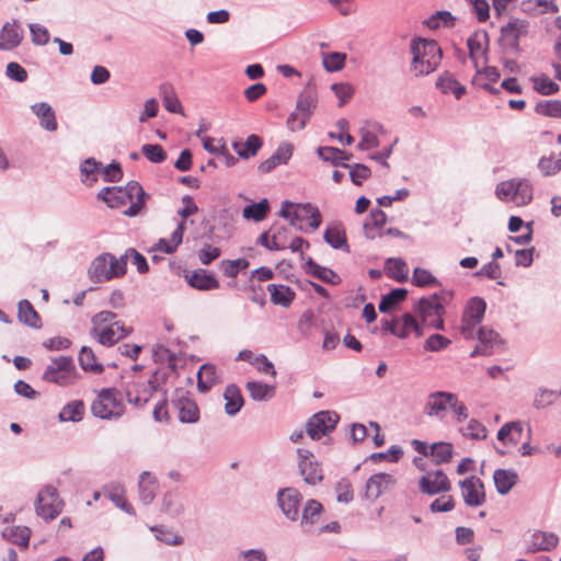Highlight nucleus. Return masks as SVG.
Returning <instances> with one entry per match:
<instances>
[{"mask_svg": "<svg viewBox=\"0 0 561 561\" xmlns=\"http://www.w3.org/2000/svg\"><path fill=\"white\" fill-rule=\"evenodd\" d=\"M293 150L294 148L290 144H282L270 158L260 163L257 167L259 172L266 174L278 165L287 164L293 156Z\"/></svg>", "mask_w": 561, "mask_h": 561, "instance_id": "21", "label": "nucleus"}, {"mask_svg": "<svg viewBox=\"0 0 561 561\" xmlns=\"http://www.w3.org/2000/svg\"><path fill=\"white\" fill-rule=\"evenodd\" d=\"M517 473L511 469H496L493 473L496 491L502 495L507 494L517 483Z\"/></svg>", "mask_w": 561, "mask_h": 561, "instance_id": "33", "label": "nucleus"}, {"mask_svg": "<svg viewBox=\"0 0 561 561\" xmlns=\"http://www.w3.org/2000/svg\"><path fill=\"white\" fill-rule=\"evenodd\" d=\"M478 339L480 344L471 353V357L477 355H491L493 350L501 344L500 335L491 329L479 328Z\"/></svg>", "mask_w": 561, "mask_h": 561, "instance_id": "27", "label": "nucleus"}, {"mask_svg": "<svg viewBox=\"0 0 561 561\" xmlns=\"http://www.w3.org/2000/svg\"><path fill=\"white\" fill-rule=\"evenodd\" d=\"M102 493L106 496L116 507L123 512L135 516L136 512L131 504L126 499V490L119 483H111L102 489Z\"/></svg>", "mask_w": 561, "mask_h": 561, "instance_id": "22", "label": "nucleus"}, {"mask_svg": "<svg viewBox=\"0 0 561 561\" xmlns=\"http://www.w3.org/2000/svg\"><path fill=\"white\" fill-rule=\"evenodd\" d=\"M454 447L450 443L438 442L430 446V454L436 465L449 462L453 457Z\"/></svg>", "mask_w": 561, "mask_h": 561, "instance_id": "45", "label": "nucleus"}, {"mask_svg": "<svg viewBox=\"0 0 561 561\" xmlns=\"http://www.w3.org/2000/svg\"><path fill=\"white\" fill-rule=\"evenodd\" d=\"M419 488L425 494L435 495L448 492L451 485L443 470H435L426 472L421 477Z\"/></svg>", "mask_w": 561, "mask_h": 561, "instance_id": "16", "label": "nucleus"}, {"mask_svg": "<svg viewBox=\"0 0 561 561\" xmlns=\"http://www.w3.org/2000/svg\"><path fill=\"white\" fill-rule=\"evenodd\" d=\"M262 145V139L259 136L251 135L247 138L244 145L241 146L239 142H233L232 146L240 158L249 159L256 154Z\"/></svg>", "mask_w": 561, "mask_h": 561, "instance_id": "47", "label": "nucleus"}, {"mask_svg": "<svg viewBox=\"0 0 561 561\" xmlns=\"http://www.w3.org/2000/svg\"><path fill=\"white\" fill-rule=\"evenodd\" d=\"M455 18L448 11H438L432 16H430L425 24L431 30H436L439 27H450L454 25Z\"/></svg>", "mask_w": 561, "mask_h": 561, "instance_id": "62", "label": "nucleus"}, {"mask_svg": "<svg viewBox=\"0 0 561 561\" xmlns=\"http://www.w3.org/2000/svg\"><path fill=\"white\" fill-rule=\"evenodd\" d=\"M218 381L217 369L213 364H204L197 373V388L206 392Z\"/></svg>", "mask_w": 561, "mask_h": 561, "instance_id": "40", "label": "nucleus"}, {"mask_svg": "<svg viewBox=\"0 0 561 561\" xmlns=\"http://www.w3.org/2000/svg\"><path fill=\"white\" fill-rule=\"evenodd\" d=\"M267 290L271 295V301L285 308L289 307L295 298V293L286 285L270 284Z\"/></svg>", "mask_w": 561, "mask_h": 561, "instance_id": "37", "label": "nucleus"}, {"mask_svg": "<svg viewBox=\"0 0 561 561\" xmlns=\"http://www.w3.org/2000/svg\"><path fill=\"white\" fill-rule=\"evenodd\" d=\"M18 318L21 322L31 328L38 329L42 327V321L37 311L26 299L21 300L18 305Z\"/></svg>", "mask_w": 561, "mask_h": 561, "instance_id": "38", "label": "nucleus"}, {"mask_svg": "<svg viewBox=\"0 0 561 561\" xmlns=\"http://www.w3.org/2000/svg\"><path fill=\"white\" fill-rule=\"evenodd\" d=\"M147 196L142 186L136 181L128 182L125 187H104L98 194V197L111 208H119L130 203V206L123 211V214L128 217H135L140 214L141 209L145 207Z\"/></svg>", "mask_w": 561, "mask_h": 561, "instance_id": "1", "label": "nucleus"}, {"mask_svg": "<svg viewBox=\"0 0 561 561\" xmlns=\"http://www.w3.org/2000/svg\"><path fill=\"white\" fill-rule=\"evenodd\" d=\"M127 271V255L116 257L111 253L98 255L90 264L88 274L93 283H105L123 277Z\"/></svg>", "mask_w": 561, "mask_h": 561, "instance_id": "7", "label": "nucleus"}, {"mask_svg": "<svg viewBox=\"0 0 561 561\" xmlns=\"http://www.w3.org/2000/svg\"><path fill=\"white\" fill-rule=\"evenodd\" d=\"M150 530L159 541L169 546H180L184 541L182 536L163 526H152L150 527Z\"/></svg>", "mask_w": 561, "mask_h": 561, "instance_id": "58", "label": "nucleus"}, {"mask_svg": "<svg viewBox=\"0 0 561 561\" xmlns=\"http://www.w3.org/2000/svg\"><path fill=\"white\" fill-rule=\"evenodd\" d=\"M385 268L387 275L397 282H404L408 278V266L407 263L401 259H388L386 261Z\"/></svg>", "mask_w": 561, "mask_h": 561, "instance_id": "48", "label": "nucleus"}, {"mask_svg": "<svg viewBox=\"0 0 561 561\" xmlns=\"http://www.w3.org/2000/svg\"><path fill=\"white\" fill-rule=\"evenodd\" d=\"M528 32V22L520 19H512L501 27V36L511 47H517L519 38Z\"/></svg>", "mask_w": 561, "mask_h": 561, "instance_id": "24", "label": "nucleus"}, {"mask_svg": "<svg viewBox=\"0 0 561 561\" xmlns=\"http://www.w3.org/2000/svg\"><path fill=\"white\" fill-rule=\"evenodd\" d=\"M459 486L466 505L478 507L485 502L484 485L478 477L466 478L459 482Z\"/></svg>", "mask_w": 561, "mask_h": 561, "instance_id": "15", "label": "nucleus"}, {"mask_svg": "<svg viewBox=\"0 0 561 561\" xmlns=\"http://www.w3.org/2000/svg\"><path fill=\"white\" fill-rule=\"evenodd\" d=\"M1 536L11 543L27 548L31 538V529L26 526H7L1 531Z\"/></svg>", "mask_w": 561, "mask_h": 561, "instance_id": "34", "label": "nucleus"}, {"mask_svg": "<svg viewBox=\"0 0 561 561\" xmlns=\"http://www.w3.org/2000/svg\"><path fill=\"white\" fill-rule=\"evenodd\" d=\"M538 169L545 176L554 175L561 171V152L552 153L548 157H541L538 162Z\"/></svg>", "mask_w": 561, "mask_h": 561, "instance_id": "56", "label": "nucleus"}, {"mask_svg": "<svg viewBox=\"0 0 561 561\" xmlns=\"http://www.w3.org/2000/svg\"><path fill=\"white\" fill-rule=\"evenodd\" d=\"M450 299V291H442L426 298L423 297L417 301L414 311L420 316L423 329L444 330L443 314L445 312V305Z\"/></svg>", "mask_w": 561, "mask_h": 561, "instance_id": "5", "label": "nucleus"}, {"mask_svg": "<svg viewBox=\"0 0 561 561\" xmlns=\"http://www.w3.org/2000/svg\"><path fill=\"white\" fill-rule=\"evenodd\" d=\"M62 511V501L54 485H45L37 494L35 501L36 514L45 520L55 519Z\"/></svg>", "mask_w": 561, "mask_h": 561, "instance_id": "11", "label": "nucleus"}, {"mask_svg": "<svg viewBox=\"0 0 561 561\" xmlns=\"http://www.w3.org/2000/svg\"><path fill=\"white\" fill-rule=\"evenodd\" d=\"M277 500L284 515L291 520H297L301 494L294 488H285L278 491Z\"/></svg>", "mask_w": 561, "mask_h": 561, "instance_id": "17", "label": "nucleus"}, {"mask_svg": "<svg viewBox=\"0 0 561 561\" xmlns=\"http://www.w3.org/2000/svg\"><path fill=\"white\" fill-rule=\"evenodd\" d=\"M559 538L553 533L536 530L526 541L528 552L550 551L557 547Z\"/></svg>", "mask_w": 561, "mask_h": 561, "instance_id": "20", "label": "nucleus"}, {"mask_svg": "<svg viewBox=\"0 0 561 561\" xmlns=\"http://www.w3.org/2000/svg\"><path fill=\"white\" fill-rule=\"evenodd\" d=\"M387 221V216L383 210L376 208L369 214V219L364 224V233L368 239H376L381 237V229Z\"/></svg>", "mask_w": 561, "mask_h": 561, "instance_id": "32", "label": "nucleus"}, {"mask_svg": "<svg viewBox=\"0 0 561 561\" xmlns=\"http://www.w3.org/2000/svg\"><path fill=\"white\" fill-rule=\"evenodd\" d=\"M317 106V94L312 90H304L297 100L296 111L310 118Z\"/></svg>", "mask_w": 561, "mask_h": 561, "instance_id": "46", "label": "nucleus"}, {"mask_svg": "<svg viewBox=\"0 0 561 561\" xmlns=\"http://www.w3.org/2000/svg\"><path fill=\"white\" fill-rule=\"evenodd\" d=\"M321 511V503L316 500L307 501L302 511L301 526L305 528L312 526L319 519Z\"/></svg>", "mask_w": 561, "mask_h": 561, "instance_id": "54", "label": "nucleus"}, {"mask_svg": "<svg viewBox=\"0 0 561 561\" xmlns=\"http://www.w3.org/2000/svg\"><path fill=\"white\" fill-rule=\"evenodd\" d=\"M486 45V33L476 32L467 39L470 59L477 69L479 67L480 60L483 62L485 61Z\"/></svg>", "mask_w": 561, "mask_h": 561, "instance_id": "28", "label": "nucleus"}, {"mask_svg": "<svg viewBox=\"0 0 561 561\" xmlns=\"http://www.w3.org/2000/svg\"><path fill=\"white\" fill-rule=\"evenodd\" d=\"M396 479L393 476L385 472L371 476L365 488V497L370 501L377 500L383 492L394 485Z\"/></svg>", "mask_w": 561, "mask_h": 561, "instance_id": "18", "label": "nucleus"}, {"mask_svg": "<svg viewBox=\"0 0 561 561\" xmlns=\"http://www.w3.org/2000/svg\"><path fill=\"white\" fill-rule=\"evenodd\" d=\"M116 317V313L104 310L91 320L90 335L103 346H113L133 332L130 327L117 321Z\"/></svg>", "mask_w": 561, "mask_h": 561, "instance_id": "3", "label": "nucleus"}, {"mask_svg": "<svg viewBox=\"0 0 561 561\" xmlns=\"http://www.w3.org/2000/svg\"><path fill=\"white\" fill-rule=\"evenodd\" d=\"M412 54L411 71L416 76H426L435 71L442 60V49L436 41L414 38L410 44Z\"/></svg>", "mask_w": 561, "mask_h": 561, "instance_id": "4", "label": "nucleus"}, {"mask_svg": "<svg viewBox=\"0 0 561 561\" xmlns=\"http://www.w3.org/2000/svg\"><path fill=\"white\" fill-rule=\"evenodd\" d=\"M160 96L163 102V106L170 113H183V107L180 100L176 96L174 88L170 83H163L159 89Z\"/></svg>", "mask_w": 561, "mask_h": 561, "instance_id": "41", "label": "nucleus"}, {"mask_svg": "<svg viewBox=\"0 0 561 561\" xmlns=\"http://www.w3.org/2000/svg\"><path fill=\"white\" fill-rule=\"evenodd\" d=\"M250 263L247 259L224 260L219 264V268L227 277H237L241 271L249 267Z\"/></svg>", "mask_w": 561, "mask_h": 561, "instance_id": "59", "label": "nucleus"}, {"mask_svg": "<svg viewBox=\"0 0 561 561\" xmlns=\"http://www.w3.org/2000/svg\"><path fill=\"white\" fill-rule=\"evenodd\" d=\"M23 39V30L14 20L7 22L0 31V50H11L18 47Z\"/></svg>", "mask_w": 561, "mask_h": 561, "instance_id": "19", "label": "nucleus"}, {"mask_svg": "<svg viewBox=\"0 0 561 561\" xmlns=\"http://www.w3.org/2000/svg\"><path fill=\"white\" fill-rule=\"evenodd\" d=\"M323 238L334 249L347 250L346 236L344 230L340 226L328 227L323 233Z\"/></svg>", "mask_w": 561, "mask_h": 561, "instance_id": "53", "label": "nucleus"}, {"mask_svg": "<svg viewBox=\"0 0 561 561\" xmlns=\"http://www.w3.org/2000/svg\"><path fill=\"white\" fill-rule=\"evenodd\" d=\"M268 210H270V205H268L267 199H262L259 203L251 204V205L244 207L242 215L245 219H252V220L259 222V221H262L266 217Z\"/></svg>", "mask_w": 561, "mask_h": 561, "instance_id": "57", "label": "nucleus"}, {"mask_svg": "<svg viewBox=\"0 0 561 561\" xmlns=\"http://www.w3.org/2000/svg\"><path fill=\"white\" fill-rule=\"evenodd\" d=\"M138 486L140 501L145 505L150 504L156 497L158 489V481L156 477L149 471L141 472L139 476Z\"/></svg>", "mask_w": 561, "mask_h": 561, "instance_id": "30", "label": "nucleus"}, {"mask_svg": "<svg viewBox=\"0 0 561 561\" xmlns=\"http://www.w3.org/2000/svg\"><path fill=\"white\" fill-rule=\"evenodd\" d=\"M317 152L323 161L331 162L334 167H348L345 161L350 160L351 154L344 150L335 147H319Z\"/></svg>", "mask_w": 561, "mask_h": 561, "instance_id": "39", "label": "nucleus"}, {"mask_svg": "<svg viewBox=\"0 0 561 561\" xmlns=\"http://www.w3.org/2000/svg\"><path fill=\"white\" fill-rule=\"evenodd\" d=\"M279 216L289 220V224L300 231H306L307 228L317 230L322 222L318 207L310 203L295 204L289 201H285L282 204Z\"/></svg>", "mask_w": 561, "mask_h": 561, "instance_id": "6", "label": "nucleus"}, {"mask_svg": "<svg viewBox=\"0 0 561 561\" xmlns=\"http://www.w3.org/2000/svg\"><path fill=\"white\" fill-rule=\"evenodd\" d=\"M124 410L119 393L114 388L102 389L91 404L92 414L102 420L118 419Z\"/></svg>", "mask_w": 561, "mask_h": 561, "instance_id": "10", "label": "nucleus"}, {"mask_svg": "<svg viewBox=\"0 0 561 561\" xmlns=\"http://www.w3.org/2000/svg\"><path fill=\"white\" fill-rule=\"evenodd\" d=\"M33 113L37 116V118L39 119V125L48 130V131H55L57 130V121H56V115H55V112L53 110V107L46 103V102H41V103H36V104H33L31 106Z\"/></svg>", "mask_w": 561, "mask_h": 561, "instance_id": "31", "label": "nucleus"}, {"mask_svg": "<svg viewBox=\"0 0 561 561\" xmlns=\"http://www.w3.org/2000/svg\"><path fill=\"white\" fill-rule=\"evenodd\" d=\"M154 386L151 381L148 382H133L127 386L126 398L129 403L136 407L146 404L154 391Z\"/></svg>", "mask_w": 561, "mask_h": 561, "instance_id": "23", "label": "nucleus"}, {"mask_svg": "<svg viewBox=\"0 0 561 561\" xmlns=\"http://www.w3.org/2000/svg\"><path fill=\"white\" fill-rule=\"evenodd\" d=\"M531 81L534 89L541 95L556 94L560 89L559 85L546 75L531 77Z\"/></svg>", "mask_w": 561, "mask_h": 561, "instance_id": "60", "label": "nucleus"}, {"mask_svg": "<svg viewBox=\"0 0 561 561\" xmlns=\"http://www.w3.org/2000/svg\"><path fill=\"white\" fill-rule=\"evenodd\" d=\"M186 495L175 489L167 492L162 499V511L172 517H178L185 512Z\"/></svg>", "mask_w": 561, "mask_h": 561, "instance_id": "26", "label": "nucleus"}, {"mask_svg": "<svg viewBox=\"0 0 561 561\" xmlns=\"http://www.w3.org/2000/svg\"><path fill=\"white\" fill-rule=\"evenodd\" d=\"M78 360L84 371L93 374H102L104 371L103 365L96 360L95 354L91 347L82 346L79 352Z\"/></svg>", "mask_w": 561, "mask_h": 561, "instance_id": "42", "label": "nucleus"}, {"mask_svg": "<svg viewBox=\"0 0 561 561\" xmlns=\"http://www.w3.org/2000/svg\"><path fill=\"white\" fill-rule=\"evenodd\" d=\"M485 309V301L482 298L473 297L468 301L462 317L470 321L481 323Z\"/></svg>", "mask_w": 561, "mask_h": 561, "instance_id": "49", "label": "nucleus"}, {"mask_svg": "<svg viewBox=\"0 0 561 561\" xmlns=\"http://www.w3.org/2000/svg\"><path fill=\"white\" fill-rule=\"evenodd\" d=\"M523 438V423H505L497 432V439L504 445H516Z\"/></svg>", "mask_w": 561, "mask_h": 561, "instance_id": "36", "label": "nucleus"}, {"mask_svg": "<svg viewBox=\"0 0 561 561\" xmlns=\"http://www.w3.org/2000/svg\"><path fill=\"white\" fill-rule=\"evenodd\" d=\"M460 433L467 438L478 440L485 439L488 435L485 426L476 419H471L466 426L460 427Z\"/></svg>", "mask_w": 561, "mask_h": 561, "instance_id": "61", "label": "nucleus"}, {"mask_svg": "<svg viewBox=\"0 0 561 561\" xmlns=\"http://www.w3.org/2000/svg\"><path fill=\"white\" fill-rule=\"evenodd\" d=\"M297 454L299 471L305 482L311 485L321 482L323 479L322 470L314 455L304 448H298Z\"/></svg>", "mask_w": 561, "mask_h": 561, "instance_id": "13", "label": "nucleus"}, {"mask_svg": "<svg viewBox=\"0 0 561 561\" xmlns=\"http://www.w3.org/2000/svg\"><path fill=\"white\" fill-rule=\"evenodd\" d=\"M84 415V404L81 400H75L67 403L59 412V420L61 422H79Z\"/></svg>", "mask_w": 561, "mask_h": 561, "instance_id": "44", "label": "nucleus"}, {"mask_svg": "<svg viewBox=\"0 0 561 561\" xmlns=\"http://www.w3.org/2000/svg\"><path fill=\"white\" fill-rule=\"evenodd\" d=\"M339 420L340 416L335 412L320 411L308 420L306 432L311 439L318 440L333 432Z\"/></svg>", "mask_w": 561, "mask_h": 561, "instance_id": "12", "label": "nucleus"}, {"mask_svg": "<svg viewBox=\"0 0 561 561\" xmlns=\"http://www.w3.org/2000/svg\"><path fill=\"white\" fill-rule=\"evenodd\" d=\"M408 295V290L404 288H394L387 295L382 296L378 309L380 312H388L393 309L397 305L402 302Z\"/></svg>", "mask_w": 561, "mask_h": 561, "instance_id": "50", "label": "nucleus"}, {"mask_svg": "<svg viewBox=\"0 0 561 561\" xmlns=\"http://www.w3.org/2000/svg\"><path fill=\"white\" fill-rule=\"evenodd\" d=\"M181 423H196L199 420V409L196 402L183 390H178L172 399Z\"/></svg>", "mask_w": 561, "mask_h": 561, "instance_id": "14", "label": "nucleus"}, {"mask_svg": "<svg viewBox=\"0 0 561 561\" xmlns=\"http://www.w3.org/2000/svg\"><path fill=\"white\" fill-rule=\"evenodd\" d=\"M560 396L561 391L540 389L539 392L535 396L534 407L536 409H545L557 401Z\"/></svg>", "mask_w": 561, "mask_h": 561, "instance_id": "64", "label": "nucleus"}, {"mask_svg": "<svg viewBox=\"0 0 561 561\" xmlns=\"http://www.w3.org/2000/svg\"><path fill=\"white\" fill-rule=\"evenodd\" d=\"M191 287L198 290H213L219 287L217 278L205 270H198L185 275Z\"/></svg>", "mask_w": 561, "mask_h": 561, "instance_id": "29", "label": "nucleus"}, {"mask_svg": "<svg viewBox=\"0 0 561 561\" xmlns=\"http://www.w3.org/2000/svg\"><path fill=\"white\" fill-rule=\"evenodd\" d=\"M448 411L451 412L453 420L457 424L463 423L469 416L467 405L459 400L456 393L434 391L427 396L424 404L425 415L442 421L446 417Z\"/></svg>", "mask_w": 561, "mask_h": 561, "instance_id": "2", "label": "nucleus"}, {"mask_svg": "<svg viewBox=\"0 0 561 561\" xmlns=\"http://www.w3.org/2000/svg\"><path fill=\"white\" fill-rule=\"evenodd\" d=\"M308 272L312 274L314 277L321 279L322 282L335 285L340 283V277L337 274L332 271L331 268L321 266L317 263H314L311 259L308 261Z\"/></svg>", "mask_w": 561, "mask_h": 561, "instance_id": "52", "label": "nucleus"}, {"mask_svg": "<svg viewBox=\"0 0 561 561\" xmlns=\"http://www.w3.org/2000/svg\"><path fill=\"white\" fill-rule=\"evenodd\" d=\"M495 195L503 202H513L516 206H525L533 199V186L526 179H512L499 183Z\"/></svg>", "mask_w": 561, "mask_h": 561, "instance_id": "9", "label": "nucleus"}, {"mask_svg": "<svg viewBox=\"0 0 561 561\" xmlns=\"http://www.w3.org/2000/svg\"><path fill=\"white\" fill-rule=\"evenodd\" d=\"M79 377L73 359L70 356H58L50 360L45 368L42 379L59 387H68L76 383Z\"/></svg>", "mask_w": 561, "mask_h": 561, "instance_id": "8", "label": "nucleus"}, {"mask_svg": "<svg viewBox=\"0 0 561 561\" xmlns=\"http://www.w3.org/2000/svg\"><path fill=\"white\" fill-rule=\"evenodd\" d=\"M183 233H184V222L182 221L178 225L176 229L172 232L171 239L170 240L160 239L159 242L157 243V248L164 253H168V254L173 253L176 250V248L179 247V244L182 242Z\"/></svg>", "mask_w": 561, "mask_h": 561, "instance_id": "55", "label": "nucleus"}, {"mask_svg": "<svg viewBox=\"0 0 561 561\" xmlns=\"http://www.w3.org/2000/svg\"><path fill=\"white\" fill-rule=\"evenodd\" d=\"M535 111L540 115L561 118V101L548 100L538 102L535 106Z\"/></svg>", "mask_w": 561, "mask_h": 561, "instance_id": "63", "label": "nucleus"}, {"mask_svg": "<svg viewBox=\"0 0 561 561\" xmlns=\"http://www.w3.org/2000/svg\"><path fill=\"white\" fill-rule=\"evenodd\" d=\"M437 87L442 90L443 93H453L458 100L466 92L465 87L461 85L453 76L448 73H445L438 78Z\"/></svg>", "mask_w": 561, "mask_h": 561, "instance_id": "51", "label": "nucleus"}, {"mask_svg": "<svg viewBox=\"0 0 561 561\" xmlns=\"http://www.w3.org/2000/svg\"><path fill=\"white\" fill-rule=\"evenodd\" d=\"M411 333H414L417 337L424 334V330L411 313H404L403 316L396 318V324L392 330V334L399 339H405Z\"/></svg>", "mask_w": 561, "mask_h": 561, "instance_id": "25", "label": "nucleus"}, {"mask_svg": "<svg viewBox=\"0 0 561 561\" xmlns=\"http://www.w3.org/2000/svg\"><path fill=\"white\" fill-rule=\"evenodd\" d=\"M224 399L226 401L225 412L230 416L236 415L244 404L241 391L236 385H229L226 387Z\"/></svg>", "mask_w": 561, "mask_h": 561, "instance_id": "35", "label": "nucleus"}, {"mask_svg": "<svg viewBox=\"0 0 561 561\" xmlns=\"http://www.w3.org/2000/svg\"><path fill=\"white\" fill-rule=\"evenodd\" d=\"M245 389L254 401H265L274 397L275 387L260 381H248Z\"/></svg>", "mask_w": 561, "mask_h": 561, "instance_id": "43", "label": "nucleus"}]
</instances>
